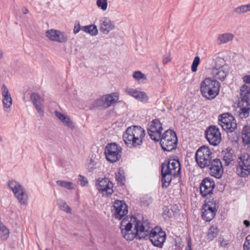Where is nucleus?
<instances>
[{
	"mask_svg": "<svg viewBox=\"0 0 250 250\" xmlns=\"http://www.w3.org/2000/svg\"><path fill=\"white\" fill-rule=\"evenodd\" d=\"M213 153L208 146H203L199 147L195 153V160L201 168L208 167L213 159Z\"/></svg>",
	"mask_w": 250,
	"mask_h": 250,
	"instance_id": "0eeeda50",
	"label": "nucleus"
},
{
	"mask_svg": "<svg viewBox=\"0 0 250 250\" xmlns=\"http://www.w3.org/2000/svg\"><path fill=\"white\" fill-rule=\"evenodd\" d=\"M97 5L100 7L103 10H105L107 7V0H97Z\"/></svg>",
	"mask_w": 250,
	"mask_h": 250,
	"instance_id": "ea45409f",
	"label": "nucleus"
},
{
	"mask_svg": "<svg viewBox=\"0 0 250 250\" xmlns=\"http://www.w3.org/2000/svg\"><path fill=\"white\" fill-rule=\"evenodd\" d=\"M57 204L59 206V208L62 210L65 211L67 213H71V208L68 206L66 202L62 199H58L57 200Z\"/></svg>",
	"mask_w": 250,
	"mask_h": 250,
	"instance_id": "473e14b6",
	"label": "nucleus"
},
{
	"mask_svg": "<svg viewBox=\"0 0 250 250\" xmlns=\"http://www.w3.org/2000/svg\"><path fill=\"white\" fill-rule=\"evenodd\" d=\"M221 156L226 166H229L231 164L236 157L234 150L229 147L222 151Z\"/></svg>",
	"mask_w": 250,
	"mask_h": 250,
	"instance_id": "4be33fe9",
	"label": "nucleus"
},
{
	"mask_svg": "<svg viewBox=\"0 0 250 250\" xmlns=\"http://www.w3.org/2000/svg\"><path fill=\"white\" fill-rule=\"evenodd\" d=\"M115 179L118 186H124L125 182V171L122 167L119 168L115 174Z\"/></svg>",
	"mask_w": 250,
	"mask_h": 250,
	"instance_id": "c85d7f7f",
	"label": "nucleus"
},
{
	"mask_svg": "<svg viewBox=\"0 0 250 250\" xmlns=\"http://www.w3.org/2000/svg\"><path fill=\"white\" fill-rule=\"evenodd\" d=\"M215 186L214 181L210 178L204 179L200 186V193L203 197H207L213 193V190Z\"/></svg>",
	"mask_w": 250,
	"mask_h": 250,
	"instance_id": "dca6fc26",
	"label": "nucleus"
},
{
	"mask_svg": "<svg viewBox=\"0 0 250 250\" xmlns=\"http://www.w3.org/2000/svg\"><path fill=\"white\" fill-rule=\"evenodd\" d=\"M219 124L227 132H232L237 127L234 117L229 113L222 114L218 117Z\"/></svg>",
	"mask_w": 250,
	"mask_h": 250,
	"instance_id": "f8f14e48",
	"label": "nucleus"
},
{
	"mask_svg": "<svg viewBox=\"0 0 250 250\" xmlns=\"http://www.w3.org/2000/svg\"><path fill=\"white\" fill-rule=\"evenodd\" d=\"M171 61V58L170 56L165 57L163 60V63L164 64H166L167 62Z\"/></svg>",
	"mask_w": 250,
	"mask_h": 250,
	"instance_id": "de8ad7c7",
	"label": "nucleus"
},
{
	"mask_svg": "<svg viewBox=\"0 0 250 250\" xmlns=\"http://www.w3.org/2000/svg\"><path fill=\"white\" fill-rule=\"evenodd\" d=\"M126 240L132 241L149 238L155 247L161 248L166 239V234L162 228L155 227L150 229V223L147 219L138 220L132 215H126Z\"/></svg>",
	"mask_w": 250,
	"mask_h": 250,
	"instance_id": "f257e3e1",
	"label": "nucleus"
},
{
	"mask_svg": "<svg viewBox=\"0 0 250 250\" xmlns=\"http://www.w3.org/2000/svg\"><path fill=\"white\" fill-rule=\"evenodd\" d=\"M3 57L2 52L0 50V59L2 58Z\"/></svg>",
	"mask_w": 250,
	"mask_h": 250,
	"instance_id": "864d4df0",
	"label": "nucleus"
},
{
	"mask_svg": "<svg viewBox=\"0 0 250 250\" xmlns=\"http://www.w3.org/2000/svg\"><path fill=\"white\" fill-rule=\"evenodd\" d=\"M55 114L56 117L61 121L64 125L71 130L75 129L73 122L68 117L57 111H55Z\"/></svg>",
	"mask_w": 250,
	"mask_h": 250,
	"instance_id": "a878e982",
	"label": "nucleus"
},
{
	"mask_svg": "<svg viewBox=\"0 0 250 250\" xmlns=\"http://www.w3.org/2000/svg\"><path fill=\"white\" fill-rule=\"evenodd\" d=\"M185 250H191V244L189 241H188V245Z\"/></svg>",
	"mask_w": 250,
	"mask_h": 250,
	"instance_id": "8fccbe9b",
	"label": "nucleus"
},
{
	"mask_svg": "<svg viewBox=\"0 0 250 250\" xmlns=\"http://www.w3.org/2000/svg\"><path fill=\"white\" fill-rule=\"evenodd\" d=\"M237 174L241 177H247L250 175V154L244 153L237 159Z\"/></svg>",
	"mask_w": 250,
	"mask_h": 250,
	"instance_id": "6e6552de",
	"label": "nucleus"
},
{
	"mask_svg": "<svg viewBox=\"0 0 250 250\" xmlns=\"http://www.w3.org/2000/svg\"><path fill=\"white\" fill-rule=\"evenodd\" d=\"M181 173V165L178 160H169L167 163H163L161 167V181L163 188H167L170 185L172 177H177Z\"/></svg>",
	"mask_w": 250,
	"mask_h": 250,
	"instance_id": "f03ea898",
	"label": "nucleus"
},
{
	"mask_svg": "<svg viewBox=\"0 0 250 250\" xmlns=\"http://www.w3.org/2000/svg\"><path fill=\"white\" fill-rule=\"evenodd\" d=\"M243 81L246 83H250V75H246L244 76Z\"/></svg>",
	"mask_w": 250,
	"mask_h": 250,
	"instance_id": "09e8293b",
	"label": "nucleus"
},
{
	"mask_svg": "<svg viewBox=\"0 0 250 250\" xmlns=\"http://www.w3.org/2000/svg\"><path fill=\"white\" fill-rule=\"evenodd\" d=\"M125 132H124L123 134V139L124 140V141L125 142V139H124L125 138Z\"/></svg>",
	"mask_w": 250,
	"mask_h": 250,
	"instance_id": "5fc2aeb1",
	"label": "nucleus"
},
{
	"mask_svg": "<svg viewBox=\"0 0 250 250\" xmlns=\"http://www.w3.org/2000/svg\"><path fill=\"white\" fill-rule=\"evenodd\" d=\"M242 140L245 145H248V147H250V127L247 126L243 129Z\"/></svg>",
	"mask_w": 250,
	"mask_h": 250,
	"instance_id": "7c9ffc66",
	"label": "nucleus"
},
{
	"mask_svg": "<svg viewBox=\"0 0 250 250\" xmlns=\"http://www.w3.org/2000/svg\"><path fill=\"white\" fill-rule=\"evenodd\" d=\"M218 206L216 200L207 199L202 208V216L205 221L209 222L212 220L217 212Z\"/></svg>",
	"mask_w": 250,
	"mask_h": 250,
	"instance_id": "9d476101",
	"label": "nucleus"
},
{
	"mask_svg": "<svg viewBox=\"0 0 250 250\" xmlns=\"http://www.w3.org/2000/svg\"><path fill=\"white\" fill-rule=\"evenodd\" d=\"M58 185L66 188L67 189L72 190L75 188L74 184L70 182L65 181L58 180L56 182Z\"/></svg>",
	"mask_w": 250,
	"mask_h": 250,
	"instance_id": "f704fd0d",
	"label": "nucleus"
},
{
	"mask_svg": "<svg viewBox=\"0 0 250 250\" xmlns=\"http://www.w3.org/2000/svg\"><path fill=\"white\" fill-rule=\"evenodd\" d=\"M220 87L221 84L217 80L211 78H206L200 84L201 94L208 100H213L218 95Z\"/></svg>",
	"mask_w": 250,
	"mask_h": 250,
	"instance_id": "20e7f679",
	"label": "nucleus"
},
{
	"mask_svg": "<svg viewBox=\"0 0 250 250\" xmlns=\"http://www.w3.org/2000/svg\"><path fill=\"white\" fill-rule=\"evenodd\" d=\"M162 149L165 151H171L175 149L177 145V138L175 131L171 129L166 130L161 134L160 139Z\"/></svg>",
	"mask_w": 250,
	"mask_h": 250,
	"instance_id": "423d86ee",
	"label": "nucleus"
},
{
	"mask_svg": "<svg viewBox=\"0 0 250 250\" xmlns=\"http://www.w3.org/2000/svg\"><path fill=\"white\" fill-rule=\"evenodd\" d=\"M247 6H248V8L249 9V11H250V3L247 4Z\"/></svg>",
	"mask_w": 250,
	"mask_h": 250,
	"instance_id": "4d7b16f0",
	"label": "nucleus"
},
{
	"mask_svg": "<svg viewBox=\"0 0 250 250\" xmlns=\"http://www.w3.org/2000/svg\"><path fill=\"white\" fill-rule=\"evenodd\" d=\"M126 146L130 147H137L143 144L146 132L140 126L132 125L126 129Z\"/></svg>",
	"mask_w": 250,
	"mask_h": 250,
	"instance_id": "7ed1b4c3",
	"label": "nucleus"
},
{
	"mask_svg": "<svg viewBox=\"0 0 250 250\" xmlns=\"http://www.w3.org/2000/svg\"><path fill=\"white\" fill-rule=\"evenodd\" d=\"M244 224L247 227H249L250 226V221L248 220H245L244 221Z\"/></svg>",
	"mask_w": 250,
	"mask_h": 250,
	"instance_id": "3c124183",
	"label": "nucleus"
},
{
	"mask_svg": "<svg viewBox=\"0 0 250 250\" xmlns=\"http://www.w3.org/2000/svg\"><path fill=\"white\" fill-rule=\"evenodd\" d=\"M8 185L21 204L27 205L28 196L24 188L15 181H9Z\"/></svg>",
	"mask_w": 250,
	"mask_h": 250,
	"instance_id": "9b49d317",
	"label": "nucleus"
},
{
	"mask_svg": "<svg viewBox=\"0 0 250 250\" xmlns=\"http://www.w3.org/2000/svg\"><path fill=\"white\" fill-rule=\"evenodd\" d=\"M78 180H79V182H80V184L82 186H84L88 183L87 179L85 177H84L82 175H79V178Z\"/></svg>",
	"mask_w": 250,
	"mask_h": 250,
	"instance_id": "c03bdc74",
	"label": "nucleus"
},
{
	"mask_svg": "<svg viewBox=\"0 0 250 250\" xmlns=\"http://www.w3.org/2000/svg\"><path fill=\"white\" fill-rule=\"evenodd\" d=\"M1 90L4 110L5 111L9 112L10 111V108L12 104V99L9 90L5 85H2Z\"/></svg>",
	"mask_w": 250,
	"mask_h": 250,
	"instance_id": "412c9836",
	"label": "nucleus"
},
{
	"mask_svg": "<svg viewBox=\"0 0 250 250\" xmlns=\"http://www.w3.org/2000/svg\"><path fill=\"white\" fill-rule=\"evenodd\" d=\"M200 62V59L199 57L196 56L193 60V61L191 65V70L193 72H195L197 71L198 65L199 64Z\"/></svg>",
	"mask_w": 250,
	"mask_h": 250,
	"instance_id": "58836bf2",
	"label": "nucleus"
},
{
	"mask_svg": "<svg viewBox=\"0 0 250 250\" xmlns=\"http://www.w3.org/2000/svg\"><path fill=\"white\" fill-rule=\"evenodd\" d=\"M31 100L37 111L41 117L44 116V99L38 93H33L30 96Z\"/></svg>",
	"mask_w": 250,
	"mask_h": 250,
	"instance_id": "aec40b11",
	"label": "nucleus"
},
{
	"mask_svg": "<svg viewBox=\"0 0 250 250\" xmlns=\"http://www.w3.org/2000/svg\"><path fill=\"white\" fill-rule=\"evenodd\" d=\"M248 11L249 9L248 8L247 4L242 5L234 9V12L238 15L244 14Z\"/></svg>",
	"mask_w": 250,
	"mask_h": 250,
	"instance_id": "4c0bfd02",
	"label": "nucleus"
},
{
	"mask_svg": "<svg viewBox=\"0 0 250 250\" xmlns=\"http://www.w3.org/2000/svg\"><path fill=\"white\" fill-rule=\"evenodd\" d=\"M239 108L236 110V115L240 118H246L249 116L250 110V103L239 102Z\"/></svg>",
	"mask_w": 250,
	"mask_h": 250,
	"instance_id": "b1692460",
	"label": "nucleus"
},
{
	"mask_svg": "<svg viewBox=\"0 0 250 250\" xmlns=\"http://www.w3.org/2000/svg\"><path fill=\"white\" fill-rule=\"evenodd\" d=\"M81 29H82V27H81L80 23L79 22L77 23H76L75 24L74 29H73L74 33L75 34H77L80 31V30Z\"/></svg>",
	"mask_w": 250,
	"mask_h": 250,
	"instance_id": "49530a36",
	"label": "nucleus"
},
{
	"mask_svg": "<svg viewBox=\"0 0 250 250\" xmlns=\"http://www.w3.org/2000/svg\"><path fill=\"white\" fill-rule=\"evenodd\" d=\"M125 207H126V214L127 213V212H128V209H127L128 206H127V205L126 204Z\"/></svg>",
	"mask_w": 250,
	"mask_h": 250,
	"instance_id": "6e6d98bb",
	"label": "nucleus"
},
{
	"mask_svg": "<svg viewBox=\"0 0 250 250\" xmlns=\"http://www.w3.org/2000/svg\"><path fill=\"white\" fill-rule=\"evenodd\" d=\"M124 204V201L118 200L115 201L114 202L113 209H112V211L114 212V215L116 218L121 219L125 216V208H123Z\"/></svg>",
	"mask_w": 250,
	"mask_h": 250,
	"instance_id": "5701e85b",
	"label": "nucleus"
},
{
	"mask_svg": "<svg viewBox=\"0 0 250 250\" xmlns=\"http://www.w3.org/2000/svg\"><path fill=\"white\" fill-rule=\"evenodd\" d=\"M133 77L138 82L142 81L141 82H143V81H146L147 79L146 76L140 71H135L133 73Z\"/></svg>",
	"mask_w": 250,
	"mask_h": 250,
	"instance_id": "c9c22d12",
	"label": "nucleus"
},
{
	"mask_svg": "<svg viewBox=\"0 0 250 250\" xmlns=\"http://www.w3.org/2000/svg\"><path fill=\"white\" fill-rule=\"evenodd\" d=\"M118 100V96L116 93L111 94L96 100L94 102V106L106 108L114 104Z\"/></svg>",
	"mask_w": 250,
	"mask_h": 250,
	"instance_id": "f3484780",
	"label": "nucleus"
},
{
	"mask_svg": "<svg viewBox=\"0 0 250 250\" xmlns=\"http://www.w3.org/2000/svg\"><path fill=\"white\" fill-rule=\"evenodd\" d=\"M9 236V229L2 223H1L0 225V238L2 240H5Z\"/></svg>",
	"mask_w": 250,
	"mask_h": 250,
	"instance_id": "72a5a7b5",
	"label": "nucleus"
},
{
	"mask_svg": "<svg viewBox=\"0 0 250 250\" xmlns=\"http://www.w3.org/2000/svg\"><path fill=\"white\" fill-rule=\"evenodd\" d=\"M45 36L49 40L60 43L65 42L67 41V35L58 30H48L46 32Z\"/></svg>",
	"mask_w": 250,
	"mask_h": 250,
	"instance_id": "a211bd4d",
	"label": "nucleus"
},
{
	"mask_svg": "<svg viewBox=\"0 0 250 250\" xmlns=\"http://www.w3.org/2000/svg\"><path fill=\"white\" fill-rule=\"evenodd\" d=\"M244 250H250V234L246 238L243 245Z\"/></svg>",
	"mask_w": 250,
	"mask_h": 250,
	"instance_id": "a19ab883",
	"label": "nucleus"
},
{
	"mask_svg": "<svg viewBox=\"0 0 250 250\" xmlns=\"http://www.w3.org/2000/svg\"><path fill=\"white\" fill-rule=\"evenodd\" d=\"M208 167L210 174L212 176L216 178L221 177L223 173V168L222 162L219 159H213Z\"/></svg>",
	"mask_w": 250,
	"mask_h": 250,
	"instance_id": "6ab92c4d",
	"label": "nucleus"
},
{
	"mask_svg": "<svg viewBox=\"0 0 250 250\" xmlns=\"http://www.w3.org/2000/svg\"><path fill=\"white\" fill-rule=\"evenodd\" d=\"M233 37V35L229 33L220 34L217 38L218 43V44L226 43L232 40Z\"/></svg>",
	"mask_w": 250,
	"mask_h": 250,
	"instance_id": "c756f323",
	"label": "nucleus"
},
{
	"mask_svg": "<svg viewBox=\"0 0 250 250\" xmlns=\"http://www.w3.org/2000/svg\"><path fill=\"white\" fill-rule=\"evenodd\" d=\"M218 235V230L216 228L210 227L208 233V239L212 240Z\"/></svg>",
	"mask_w": 250,
	"mask_h": 250,
	"instance_id": "e433bc0d",
	"label": "nucleus"
},
{
	"mask_svg": "<svg viewBox=\"0 0 250 250\" xmlns=\"http://www.w3.org/2000/svg\"><path fill=\"white\" fill-rule=\"evenodd\" d=\"M212 68L211 75L215 80H219L221 81L225 80L229 74V66L226 64L223 59L219 57L213 58Z\"/></svg>",
	"mask_w": 250,
	"mask_h": 250,
	"instance_id": "39448f33",
	"label": "nucleus"
},
{
	"mask_svg": "<svg viewBox=\"0 0 250 250\" xmlns=\"http://www.w3.org/2000/svg\"><path fill=\"white\" fill-rule=\"evenodd\" d=\"M126 92L131 96L142 102H146L148 97L144 92H141L135 89L129 88L126 90Z\"/></svg>",
	"mask_w": 250,
	"mask_h": 250,
	"instance_id": "393cba45",
	"label": "nucleus"
},
{
	"mask_svg": "<svg viewBox=\"0 0 250 250\" xmlns=\"http://www.w3.org/2000/svg\"><path fill=\"white\" fill-rule=\"evenodd\" d=\"M22 12L24 14H27L29 13V11L28 9L25 8V9H22Z\"/></svg>",
	"mask_w": 250,
	"mask_h": 250,
	"instance_id": "603ef678",
	"label": "nucleus"
},
{
	"mask_svg": "<svg viewBox=\"0 0 250 250\" xmlns=\"http://www.w3.org/2000/svg\"><path fill=\"white\" fill-rule=\"evenodd\" d=\"M82 30L92 36H96L98 34V29L94 25L82 26Z\"/></svg>",
	"mask_w": 250,
	"mask_h": 250,
	"instance_id": "2f4dec72",
	"label": "nucleus"
},
{
	"mask_svg": "<svg viewBox=\"0 0 250 250\" xmlns=\"http://www.w3.org/2000/svg\"><path fill=\"white\" fill-rule=\"evenodd\" d=\"M163 129L162 125L158 119L153 120L148 125V135L151 139L156 142L159 141Z\"/></svg>",
	"mask_w": 250,
	"mask_h": 250,
	"instance_id": "4468645a",
	"label": "nucleus"
},
{
	"mask_svg": "<svg viewBox=\"0 0 250 250\" xmlns=\"http://www.w3.org/2000/svg\"><path fill=\"white\" fill-rule=\"evenodd\" d=\"M96 186L99 192L104 197H109L113 193V185L108 178H99Z\"/></svg>",
	"mask_w": 250,
	"mask_h": 250,
	"instance_id": "ddd939ff",
	"label": "nucleus"
},
{
	"mask_svg": "<svg viewBox=\"0 0 250 250\" xmlns=\"http://www.w3.org/2000/svg\"><path fill=\"white\" fill-rule=\"evenodd\" d=\"M114 28V24L108 18H104L101 21L100 30L104 34H107Z\"/></svg>",
	"mask_w": 250,
	"mask_h": 250,
	"instance_id": "bb28decb",
	"label": "nucleus"
},
{
	"mask_svg": "<svg viewBox=\"0 0 250 250\" xmlns=\"http://www.w3.org/2000/svg\"><path fill=\"white\" fill-rule=\"evenodd\" d=\"M152 202L153 198L151 197H146L142 199V203L145 206H149Z\"/></svg>",
	"mask_w": 250,
	"mask_h": 250,
	"instance_id": "37998d69",
	"label": "nucleus"
},
{
	"mask_svg": "<svg viewBox=\"0 0 250 250\" xmlns=\"http://www.w3.org/2000/svg\"><path fill=\"white\" fill-rule=\"evenodd\" d=\"M250 88L244 84L240 87V99L239 102L250 103Z\"/></svg>",
	"mask_w": 250,
	"mask_h": 250,
	"instance_id": "cd10ccee",
	"label": "nucleus"
},
{
	"mask_svg": "<svg viewBox=\"0 0 250 250\" xmlns=\"http://www.w3.org/2000/svg\"><path fill=\"white\" fill-rule=\"evenodd\" d=\"M205 136L210 145L217 146L221 141V134L218 127L214 125L208 127L205 131Z\"/></svg>",
	"mask_w": 250,
	"mask_h": 250,
	"instance_id": "2eb2a0df",
	"label": "nucleus"
},
{
	"mask_svg": "<svg viewBox=\"0 0 250 250\" xmlns=\"http://www.w3.org/2000/svg\"><path fill=\"white\" fill-rule=\"evenodd\" d=\"M125 222V218L123 219L120 226V229L121 230L122 233L123 234V237L125 238V232H124V230H125V225H124V223Z\"/></svg>",
	"mask_w": 250,
	"mask_h": 250,
	"instance_id": "a18cd8bd",
	"label": "nucleus"
},
{
	"mask_svg": "<svg viewBox=\"0 0 250 250\" xmlns=\"http://www.w3.org/2000/svg\"><path fill=\"white\" fill-rule=\"evenodd\" d=\"M171 213L167 207H165L163 208V212L162 213V216L164 219L166 220L170 217Z\"/></svg>",
	"mask_w": 250,
	"mask_h": 250,
	"instance_id": "79ce46f5",
	"label": "nucleus"
},
{
	"mask_svg": "<svg viewBox=\"0 0 250 250\" xmlns=\"http://www.w3.org/2000/svg\"><path fill=\"white\" fill-rule=\"evenodd\" d=\"M2 138L1 137V136H0V142H2Z\"/></svg>",
	"mask_w": 250,
	"mask_h": 250,
	"instance_id": "13d9d810",
	"label": "nucleus"
},
{
	"mask_svg": "<svg viewBox=\"0 0 250 250\" xmlns=\"http://www.w3.org/2000/svg\"><path fill=\"white\" fill-rule=\"evenodd\" d=\"M104 153L108 162L114 163L121 159L122 148L116 143H109L105 147Z\"/></svg>",
	"mask_w": 250,
	"mask_h": 250,
	"instance_id": "1a4fd4ad",
	"label": "nucleus"
}]
</instances>
